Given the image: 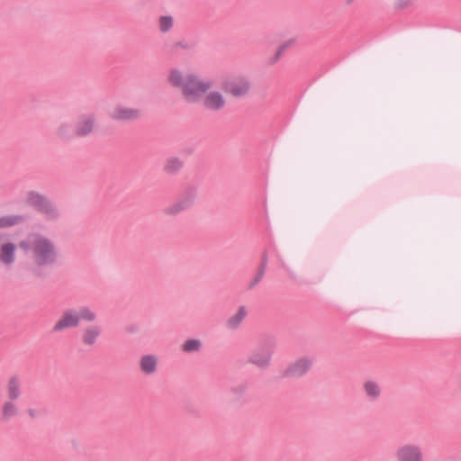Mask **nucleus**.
<instances>
[{
	"label": "nucleus",
	"instance_id": "nucleus-12",
	"mask_svg": "<svg viewBox=\"0 0 461 461\" xmlns=\"http://www.w3.org/2000/svg\"><path fill=\"white\" fill-rule=\"evenodd\" d=\"M158 362V357L155 355H144L140 359V368L142 373L146 375H151L156 372Z\"/></svg>",
	"mask_w": 461,
	"mask_h": 461
},
{
	"label": "nucleus",
	"instance_id": "nucleus-19",
	"mask_svg": "<svg viewBox=\"0 0 461 461\" xmlns=\"http://www.w3.org/2000/svg\"><path fill=\"white\" fill-rule=\"evenodd\" d=\"M23 218L19 215H5L0 217V229L8 228L20 223Z\"/></svg>",
	"mask_w": 461,
	"mask_h": 461
},
{
	"label": "nucleus",
	"instance_id": "nucleus-24",
	"mask_svg": "<svg viewBox=\"0 0 461 461\" xmlns=\"http://www.w3.org/2000/svg\"><path fill=\"white\" fill-rule=\"evenodd\" d=\"M182 167V163L180 160L176 158H173L167 161L166 165V170L167 172H173L178 170Z\"/></svg>",
	"mask_w": 461,
	"mask_h": 461
},
{
	"label": "nucleus",
	"instance_id": "nucleus-13",
	"mask_svg": "<svg viewBox=\"0 0 461 461\" xmlns=\"http://www.w3.org/2000/svg\"><path fill=\"white\" fill-rule=\"evenodd\" d=\"M102 328L98 325H92L86 328L82 334V341L85 345L95 344L101 335Z\"/></svg>",
	"mask_w": 461,
	"mask_h": 461
},
{
	"label": "nucleus",
	"instance_id": "nucleus-16",
	"mask_svg": "<svg viewBox=\"0 0 461 461\" xmlns=\"http://www.w3.org/2000/svg\"><path fill=\"white\" fill-rule=\"evenodd\" d=\"M19 413V408L14 401L10 400L5 402L1 409V415L3 420H9L12 418L17 416Z\"/></svg>",
	"mask_w": 461,
	"mask_h": 461
},
{
	"label": "nucleus",
	"instance_id": "nucleus-18",
	"mask_svg": "<svg viewBox=\"0 0 461 461\" xmlns=\"http://www.w3.org/2000/svg\"><path fill=\"white\" fill-rule=\"evenodd\" d=\"M26 200L28 203L38 209L43 204L47 198L37 192H30L26 196Z\"/></svg>",
	"mask_w": 461,
	"mask_h": 461
},
{
	"label": "nucleus",
	"instance_id": "nucleus-8",
	"mask_svg": "<svg viewBox=\"0 0 461 461\" xmlns=\"http://www.w3.org/2000/svg\"><path fill=\"white\" fill-rule=\"evenodd\" d=\"M20 249L19 243L0 236V262L5 266H11L16 260V251Z\"/></svg>",
	"mask_w": 461,
	"mask_h": 461
},
{
	"label": "nucleus",
	"instance_id": "nucleus-10",
	"mask_svg": "<svg viewBox=\"0 0 461 461\" xmlns=\"http://www.w3.org/2000/svg\"><path fill=\"white\" fill-rule=\"evenodd\" d=\"M78 324V316L77 314L76 309H69L66 311L57 321L53 327V330L61 331L67 329L77 327Z\"/></svg>",
	"mask_w": 461,
	"mask_h": 461
},
{
	"label": "nucleus",
	"instance_id": "nucleus-14",
	"mask_svg": "<svg viewBox=\"0 0 461 461\" xmlns=\"http://www.w3.org/2000/svg\"><path fill=\"white\" fill-rule=\"evenodd\" d=\"M366 395L372 400H376L382 393V389L378 382L375 380H366L363 384Z\"/></svg>",
	"mask_w": 461,
	"mask_h": 461
},
{
	"label": "nucleus",
	"instance_id": "nucleus-17",
	"mask_svg": "<svg viewBox=\"0 0 461 461\" xmlns=\"http://www.w3.org/2000/svg\"><path fill=\"white\" fill-rule=\"evenodd\" d=\"M77 314L78 316V321H86V322H93L96 319V313L95 311L88 307H80L76 310Z\"/></svg>",
	"mask_w": 461,
	"mask_h": 461
},
{
	"label": "nucleus",
	"instance_id": "nucleus-5",
	"mask_svg": "<svg viewBox=\"0 0 461 461\" xmlns=\"http://www.w3.org/2000/svg\"><path fill=\"white\" fill-rule=\"evenodd\" d=\"M108 116L115 122H131L139 119L141 112L140 109L117 104L109 109Z\"/></svg>",
	"mask_w": 461,
	"mask_h": 461
},
{
	"label": "nucleus",
	"instance_id": "nucleus-9",
	"mask_svg": "<svg viewBox=\"0 0 461 461\" xmlns=\"http://www.w3.org/2000/svg\"><path fill=\"white\" fill-rule=\"evenodd\" d=\"M397 461H423L421 448L414 444L399 447L395 452Z\"/></svg>",
	"mask_w": 461,
	"mask_h": 461
},
{
	"label": "nucleus",
	"instance_id": "nucleus-2",
	"mask_svg": "<svg viewBox=\"0 0 461 461\" xmlns=\"http://www.w3.org/2000/svg\"><path fill=\"white\" fill-rule=\"evenodd\" d=\"M23 258L20 267L30 272L55 264L59 258V251L54 240L39 232H32L19 242Z\"/></svg>",
	"mask_w": 461,
	"mask_h": 461
},
{
	"label": "nucleus",
	"instance_id": "nucleus-15",
	"mask_svg": "<svg viewBox=\"0 0 461 461\" xmlns=\"http://www.w3.org/2000/svg\"><path fill=\"white\" fill-rule=\"evenodd\" d=\"M22 383L17 376H13L7 383V394L10 400H17L21 395Z\"/></svg>",
	"mask_w": 461,
	"mask_h": 461
},
{
	"label": "nucleus",
	"instance_id": "nucleus-22",
	"mask_svg": "<svg viewBox=\"0 0 461 461\" xmlns=\"http://www.w3.org/2000/svg\"><path fill=\"white\" fill-rule=\"evenodd\" d=\"M200 348H201V341L199 339H194L186 340L182 346V349L185 352L198 351L200 349Z\"/></svg>",
	"mask_w": 461,
	"mask_h": 461
},
{
	"label": "nucleus",
	"instance_id": "nucleus-1",
	"mask_svg": "<svg viewBox=\"0 0 461 461\" xmlns=\"http://www.w3.org/2000/svg\"><path fill=\"white\" fill-rule=\"evenodd\" d=\"M169 86L180 91L182 98L187 104L200 103L210 112H219L227 105L226 96L219 90H212V82L202 78L199 75L185 73L179 68H170L166 77Z\"/></svg>",
	"mask_w": 461,
	"mask_h": 461
},
{
	"label": "nucleus",
	"instance_id": "nucleus-11",
	"mask_svg": "<svg viewBox=\"0 0 461 461\" xmlns=\"http://www.w3.org/2000/svg\"><path fill=\"white\" fill-rule=\"evenodd\" d=\"M272 351L269 348H261L251 353L249 362L260 368H266L270 365Z\"/></svg>",
	"mask_w": 461,
	"mask_h": 461
},
{
	"label": "nucleus",
	"instance_id": "nucleus-20",
	"mask_svg": "<svg viewBox=\"0 0 461 461\" xmlns=\"http://www.w3.org/2000/svg\"><path fill=\"white\" fill-rule=\"evenodd\" d=\"M246 314V310L243 307L240 308L237 312L229 319L228 325L232 329L237 328L244 320Z\"/></svg>",
	"mask_w": 461,
	"mask_h": 461
},
{
	"label": "nucleus",
	"instance_id": "nucleus-25",
	"mask_svg": "<svg viewBox=\"0 0 461 461\" xmlns=\"http://www.w3.org/2000/svg\"><path fill=\"white\" fill-rule=\"evenodd\" d=\"M289 44L290 43L287 42L280 46L277 54L280 55L289 46Z\"/></svg>",
	"mask_w": 461,
	"mask_h": 461
},
{
	"label": "nucleus",
	"instance_id": "nucleus-21",
	"mask_svg": "<svg viewBox=\"0 0 461 461\" xmlns=\"http://www.w3.org/2000/svg\"><path fill=\"white\" fill-rule=\"evenodd\" d=\"M41 212L47 214L50 217H54L57 215V208L55 204L50 202L49 199H47L41 206L38 208Z\"/></svg>",
	"mask_w": 461,
	"mask_h": 461
},
{
	"label": "nucleus",
	"instance_id": "nucleus-26",
	"mask_svg": "<svg viewBox=\"0 0 461 461\" xmlns=\"http://www.w3.org/2000/svg\"><path fill=\"white\" fill-rule=\"evenodd\" d=\"M28 413H29V415H30L31 417H34V416H35V413H34V411H33L32 410H29V411H28Z\"/></svg>",
	"mask_w": 461,
	"mask_h": 461
},
{
	"label": "nucleus",
	"instance_id": "nucleus-23",
	"mask_svg": "<svg viewBox=\"0 0 461 461\" xmlns=\"http://www.w3.org/2000/svg\"><path fill=\"white\" fill-rule=\"evenodd\" d=\"M173 26V19L170 16H161L159 19V29L161 32H166Z\"/></svg>",
	"mask_w": 461,
	"mask_h": 461
},
{
	"label": "nucleus",
	"instance_id": "nucleus-7",
	"mask_svg": "<svg viewBox=\"0 0 461 461\" xmlns=\"http://www.w3.org/2000/svg\"><path fill=\"white\" fill-rule=\"evenodd\" d=\"M195 200V194L194 192H190L185 194L184 196H182L180 199L176 200V202L172 203L171 204L166 206L163 209V213L166 216H176L179 213L183 212L184 211H186L191 206H193Z\"/></svg>",
	"mask_w": 461,
	"mask_h": 461
},
{
	"label": "nucleus",
	"instance_id": "nucleus-6",
	"mask_svg": "<svg viewBox=\"0 0 461 461\" xmlns=\"http://www.w3.org/2000/svg\"><path fill=\"white\" fill-rule=\"evenodd\" d=\"M312 361L309 357H301L292 362L283 371V376L286 378H299L306 375L311 369Z\"/></svg>",
	"mask_w": 461,
	"mask_h": 461
},
{
	"label": "nucleus",
	"instance_id": "nucleus-4",
	"mask_svg": "<svg viewBox=\"0 0 461 461\" xmlns=\"http://www.w3.org/2000/svg\"><path fill=\"white\" fill-rule=\"evenodd\" d=\"M221 88L229 96L240 99L248 96L251 92V81L243 74H230L221 81Z\"/></svg>",
	"mask_w": 461,
	"mask_h": 461
},
{
	"label": "nucleus",
	"instance_id": "nucleus-3",
	"mask_svg": "<svg viewBox=\"0 0 461 461\" xmlns=\"http://www.w3.org/2000/svg\"><path fill=\"white\" fill-rule=\"evenodd\" d=\"M95 128V117L93 114H82L72 131L67 122L60 123L56 129V135L60 139H68L73 135L85 137L92 133Z\"/></svg>",
	"mask_w": 461,
	"mask_h": 461
}]
</instances>
